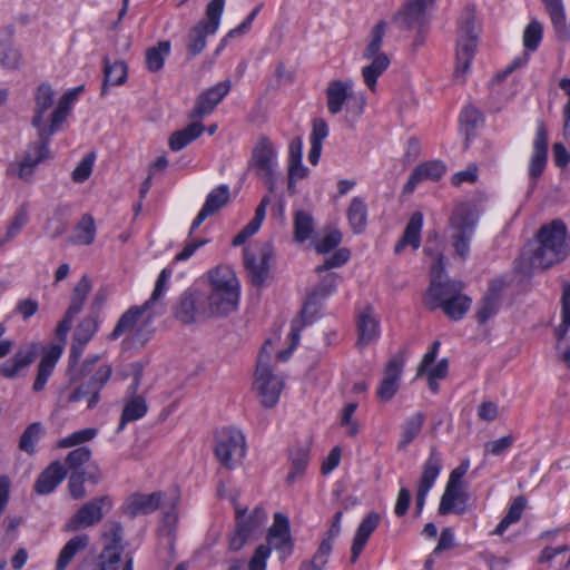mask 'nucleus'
<instances>
[{
  "label": "nucleus",
  "instance_id": "f257e3e1",
  "mask_svg": "<svg viewBox=\"0 0 570 570\" xmlns=\"http://www.w3.org/2000/svg\"><path fill=\"white\" fill-rule=\"evenodd\" d=\"M570 254V235L561 219L543 224L532 242L528 243L515 261L518 273L529 275L563 262Z\"/></svg>",
  "mask_w": 570,
  "mask_h": 570
},
{
  "label": "nucleus",
  "instance_id": "f03ea898",
  "mask_svg": "<svg viewBox=\"0 0 570 570\" xmlns=\"http://www.w3.org/2000/svg\"><path fill=\"white\" fill-rule=\"evenodd\" d=\"M212 292L205 295L208 317L226 316L236 311L239 299V284L228 267H217L209 274Z\"/></svg>",
  "mask_w": 570,
  "mask_h": 570
},
{
  "label": "nucleus",
  "instance_id": "7ed1b4c3",
  "mask_svg": "<svg viewBox=\"0 0 570 570\" xmlns=\"http://www.w3.org/2000/svg\"><path fill=\"white\" fill-rule=\"evenodd\" d=\"M338 275L336 273H328L322 281L307 294L303 308L298 317L292 321V337L293 346L299 343L301 332L306 326L314 322L317 316L322 303L335 292L337 286Z\"/></svg>",
  "mask_w": 570,
  "mask_h": 570
},
{
  "label": "nucleus",
  "instance_id": "20e7f679",
  "mask_svg": "<svg viewBox=\"0 0 570 570\" xmlns=\"http://www.w3.org/2000/svg\"><path fill=\"white\" fill-rule=\"evenodd\" d=\"M445 273L444 256L442 254L434 255V263L431 266V282L424 295V304L435 311L462 293L464 284L461 281L445 279L442 281Z\"/></svg>",
  "mask_w": 570,
  "mask_h": 570
},
{
  "label": "nucleus",
  "instance_id": "39448f33",
  "mask_svg": "<svg viewBox=\"0 0 570 570\" xmlns=\"http://www.w3.org/2000/svg\"><path fill=\"white\" fill-rule=\"evenodd\" d=\"M326 105L330 114L338 115L345 110L346 118L355 120L363 114L366 99L352 89V82L333 80L326 89Z\"/></svg>",
  "mask_w": 570,
  "mask_h": 570
},
{
  "label": "nucleus",
  "instance_id": "423d86ee",
  "mask_svg": "<svg viewBox=\"0 0 570 570\" xmlns=\"http://www.w3.org/2000/svg\"><path fill=\"white\" fill-rule=\"evenodd\" d=\"M478 217L468 203L455 206L450 219V240L455 254L465 261L470 254V243L474 234Z\"/></svg>",
  "mask_w": 570,
  "mask_h": 570
},
{
  "label": "nucleus",
  "instance_id": "0eeeda50",
  "mask_svg": "<svg viewBox=\"0 0 570 570\" xmlns=\"http://www.w3.org/2000/svg\"><path fill=\"white\" fill-rule=\"evenodd\" d=\"M266 342L258 354L254 389L257 391L261 404L265 407H274L279 399L284 386L281 376L274 374L269 366L271 351L267 348Z\"/></svg>",
  "mask_w": 570,
  "mask_h": 570
},
{
  "label": "nucleus",
  "instance_id": "6e6552de",
  "mask_svg": "<svg viewBox=\"0 0 570 570\" xmlns=\"http://www.w3.org/2000/svg\"><path fill=\"white\" fill-rule=\"evenodd\" d=\"M224 7L225 0H212L206 8V18L189 30L187 49L190 57L199 55L206 47L207 36L217 31Z\"/></svg>",
  "mask_w": 570,
  "mask_h": 570
},
{
  "label": "nucleus",
  "instance_id": "1a4fd4ad",
  "mask_svg": "<svg viewBox=\"0 0 570 570\" xmlns=\"http://www.w3.org/2000/svg\"><path fill=\"white\" fill-rule=\"evenodd\" d=\"M215 455L226 469L232 470L239 465L246 455V440L242 431L234 428L223 429L217 435Z\"/></svg>",
  "mask_w": 570,
  "mask_h": 570
},
{
  "label": "nucleus",
  "instance_id": "9d476101",
  "mask_svg": "<svg viewBox=\"0 0 570 570\" xmlns=\"http://www.w3.org/2000/svg\"><path fill=\"white\" fill-rule=\"evenodd\" d=\"M112 375V366L108 363L92 365V372L87 373L85 376L87 381L81 383L73 392L69 395L70 402H78L87 399V406L89 409L95 407L100 400V391L108 383Z\"/></svg>",
  "mask_w": 570,
  "mask_h": 570
},
{
  "label": "nucleus",
  "instance_id": "9b49d317",
  "mask_svg": "<svg viewBox=\"0 0 570 570\" xmlns=\"http://www.w3.org/2000/svg\"><path fill=\"white\" fill-rule=\"evenodd\" d=\"M478 46L475 20L472 13L463 17L459 24V40L456 45L455 77L463 76L470 68Z\"/></svg>",
  "mask_w": 570,
  "mask_h": 570
},
{
  "label": "nucleus",
  "instance_id": "f8f14e48",
  "mask_svg": "<svg viewBox=\"0 0 570 570\" xmlns=\"http://www.w3.org/2000/svg\"><path fill=\"white\" fill-rule=\"evenodd\" d=\"M236 529L229 540V548L239 551L246 542L259 531L267 520L264 509L256 507L250 513L246 509L235 508Z\"/></svg>",
  "mask_w": 570,
  "mask_h": 570
},
{
  "label": "nucleus",
  "instance_id": "ddd939ff",
  "mask_svg": "<svg viewBox=\"0 0 570 570\" xmlns=\"http://www.w3.org/2000/svg\"><path fill=\"white\" fill-rule=\"evenodd\" d=\"M273 249L269 243L254 244L244 249V265L250 283L262 286L268 277Z\"/></svg>",
  "mask_w": 570,
  "mask_h": 570
},
{
  "label": "nucleus",
  "instance_id": "4468645a",
  "mask_svg": "<svg viewBox=\"0 0 570 570\" xmlns=\"http://www.w3.org/2000/svg\"><path fill=\"white\" fill-rule=\"evenodd\" d=\"M111 508L109 497L94 498L80 507V509L66 522L65 530L76 532L99 523Z\"/></svg>",
  "mask_w": 570,
  "mask_h": 570
},
{
  "label": "nucleus",
  "instance_id": "2eb2a0df",
  "mask_svg": "<svg viewBox=\"0 0 570 570\" xmlns=\"http://www.w3.org/2000/svg\"><path fill=\"white\" fill-rule=\"evenodd\" d=\"M276 150L272 141L266 137H259L257 144L252 150V157L248 167L255 174L263 178L268 184L269 191L274 190V166H275Z\"/></svg>",
  "mask_w": 570,
  "mask_h": 570
},
{
  "label": "nucleus",
  "instance_id": "dca6fc26",
  "mask_svg": "<svg viewBox=\"0 0 570 570\" xmlns=\"http://www.w3.org/2000/svg\"><path fill=\"white\" fill-rule=\"evenodd\" d=\"M271 551L275 550L282 562L287 560L294 551V540L291 534L289 519L283 513H275L273 524L267 531L266 543Z\"/></svg>",
  "mask_w": 570,
  "mask_h": 570
},
{
  "label": "nucleus",
  "instance_id": "f3484780",
  "mask_svg": "<svg viewBox=\"0 0 570 570\" xmlns=\"http://www.w3.org/2000/svg\"><path fill=\"white\" fill-rule=\"evenodd\" d=\"M548 131L543 121H539L535 138L533 140V151L529 161V187L528 196H530L538 184V179L544 173L548 163Z\"/></svg>",
  "mask_w": 570,
  "mask_h": 570
},
{
  "label": "nucleus",
  "instance_id": "a211bd4d",
  "mask_svg": "<svg viewBox=\"0 0 570 570\" xmlns=\"http://www.w3.org/2000/svg\"><path fill=\"white\" fill-rule=\"evenodd\" d=\"M175 317L185 324L208 318L205 295L199 292L185 291L178 298Z\"/></svg>",
  "mask_w": 570,
  "mask_h": 570
},
{
  "label": "nucleus",
  "instance_id": "6ab92c4d",
  "mask_svg": "<svg viewBox=\"0 0 570 570\" xmlns=\"http://www.w3.org/2000/svg\"><path fill=\"white\" fill-rule=\"evenodd\" d=\"M442 469V456L435 448H431L428 460L423 465V472L417 484L415 499L416 513L420 514L425 504L429 491L432 489Z\"/></svg>",
  "mask_w": 570,
  "mask_h": 570
},
{
  "label": "nucleus",
  "instance_id": "aec40b11",
  "mask_svg": "<svg viewBox=\"0 0 570 570\" xmlns=\"http://www.w3.org/2000/svg\"><path fill=\"white\" fill-rule=\"evenodd\" d=\"M91 289V282L87 275H83L80 281L76 284L70 305L66 311L63 318L58 323L56 327V335L58 337H67L68 332L71 328L73 317L79 314L85 304L86 297Z\"/></svg>",
  "mask_w": 570,
  "mask_h": 570
},
{
  "label": "nucleus",
  "instance_id": "412c9836",
  "mask_svg": "<svg viewBox=\"0 0 570 570\" xmlns=\"http://www.w3.org/2000/svg\"><path fill=\"white\" fill-rule=\"evenodd\" d=\"M435 0H407L393 17V21L401 29H412L415 26L425 23L426 12L430 10Z\"/></svg>",
  "mask_w": 570,
  "mask_h": 570
},
{
  "label": "nucleus",
  "instance_id": "4be33fe9",
  "mask_svg": "<svg viewBox=\"0 0 570 570\" xmlns=\"http://www.w3.org/2000/svg\"><path fill=\"white\" fill-rule=\"evenodd\" d=\"M85 90V86H78L68 90L58 101V105L49 116V127L46 129L47 135L53 136L63 128L68 117L71 114L75 102L80 94Z\"/></svg>",
  "mask_w": 570,
  "mask_h": 570
},
{
  "label": "nucleus",
  "instance_id": "5701e85b",
  "mask_svg": "<svg viewBox=\"0 0 570 570\" xmlns=\"http://www.w3.org/2000/svg\"><path fill=\"white\" fill-rule=\"evenodd\" d=\"M66 338L56 335V342L42 347L40 363L38 364V391L43 389L48 379L52 375L62 355Z\"/></svg>",
  "mask_w": 570,
  "mask_h": 570
},
{
  "label": "nucleus",
  "instance_id": "b1692460",
  "mask_svg": "<svg viewBox=\"0 0 570 570\" xmlns=\"http://www.w3.org/2000/svg\"><path fill=\"white\" fill-rule=\"evenodd\" d=\"M404 361L395 355L390 358L385 366L383 380L377 389V397L387 402L393 399L400 387V379L403 372Z\"/></svg>",
  "mask_w": 570,
  "mask_h": 570
},
{
  "label": "nucleus",
  "instance_id": "393cba45",
  "mask_svg": "<svg viewBox=\"0 0 570 570\" xmlns=\"http://www.w3.org/2000/svg\"><path fill=\"white\" fill-rule=\"evenodd\" d=\"M229 81H223L207 91L203 92L195 104L194 109L190 112L191 119H202L206 115L210 114L215 107L223 100V98L229 92Z\"/></svg>",
  "mask_w": 570,
  "mask_h": 570
},
{
  "label": "nucleus",
  "instance_id": "a878e982",
  "mask_svg": "<svg viewBox=\"0 0 570 570\" xmlns=\"http://www.w3.org/2000/svg\"><path fill=\"white\" fill-rule=\"evenodd\" d=\"M381 515L377 512L367 513L358 524L351 546V563H355L363 552L372 533L377 529Z\"/></svg>",
  "mask_w": 570,
  "mask_h": 570
},
{
  "label": "nucleus",
  "instance_id": "bb28decb",
  "mask_svg": "<svg viewBox=\"0 0 570 570\" xmlns=\"http://www.w3.org/2000/svg\"><path fill=\"white\" fill-rule=\"evenodd\" d=\"M87 343L78 342V340L72 338V344L69 353V376L70 382L76 383L80 380H83L87 373L92 372V365L98 363L100 360V355H92L87 357L81 365H77L79 358L81 357L85 346Z\"/></svg>",
  "mask_w": 570,
  "mask_h": 570
},
{
  "label": "nucleus",
  "instance_id": "cd10ccee",
  "mask_svg": "<svg viewBox=\"0 0 570 570\" xmlns=\"http://www.w3.org/2000/svg\"><path fill=\"white\" fill-rule=\"evenodd\" d=\"M229 200V187L227 185H220L213 189L206 197L205 204L194 219L189 234L198 228L202 223L208 217L217 213L224 207Z\"/></svg>",
  "mask_w": 570,
  "mask_h": 570
},
{
  "label": "nucleus",
  "instance_id": "c85d7f7f",
  "mask_svg": "<svg viewBox=\"0 0 570 570\" xmlns=\"http://www.w3.org/2000/svg\"><path fill=\"white\" fill-rule=\"evenodd\" d=\"M423 226V215L415 212L409 219L402 237L394 246V253L401 254L405 247L411 246L416 250L421 245V230Z\"/></svg>",
  "mask_w": 570,
  "mask_h": 570
},
{
  "label": "nucleus",
  "instance_id": "c756f323",
  "mask_svg": "<svg viewBox=\"0 0 570 570\" xmlns=\"http://www.w3.org/2000/svg\"><path fill=\"white\" fill-rule=\"evenodd\" d=\"M161 498V492H154L150 494L135 493L130 495L127 501L126 512L131 518L139 514H149L159 508Z\"/></svg>",
  "mask_w": 570,
  "mask_h": 570
},
{
  "label": "nucleus",
  "instance_id": "7c9ffc66",
  "mask_svg": "<svg viewBox=\"0 0 570 570\" xmlns=\"http://www.w3.org/2000/svg\"><path fill=\"white\" fill-rule=\"evenodd\" d=\"M311 446L308 442L296 443L289 450L291 471L286 482L292 484L298 476H302L309 462Z\"/></svg>",
  "mask_w": 570,
  "mask_h": 570
},
{
  "label": "nucleus",
  "instance_id": "2f4dec72",
  "mask_svg": "<svg viewBox=\"0 0 570 570\" xmlns=\"http://www.w3.org/2000/svg\"><path fill=\"white\" fill-rule=\"evenodd\" d=\"M102 551H108L110 554L116 553L117 559H121L124 551V528L120 522L108 520L102 528Z\"/></svg>",
  "mask_w": 570,
  "mask_h": 570
},
{
  "label": "nucleus",
  "instance_id": "473e14b6",
  "mask_svg": "<svg viewBox=\"0 0 570 570\" xmlns=\"http://www.w3.org/2000/svg\"><path fill=\"white\" fill-rule=\"evenodd\" d=\"M356 327L358 332L356 344L360 348L373 343L380 335L379 322L371 315L368 307L358 315Z\"/></svg>",
  "mask_w": 570,
  "mask_h": 570
},
{
  "label": "nucleus",
  "instance_id": "72a5a7b5",
  "mask_svg": "<svg viewBox=\"0 0 570 570\" xmlns=\"http://www.w3.org/2000/svg\"><path fill=\"white\" fill-rule=\"evenodd\" d=\"M543 2L551 18L558 40L568 41L570 39V23L566 21L561 0H543Z\"/></svg>",
  "mask_w": 570,
  "mask_h": 570
},
{
  "label": "nucleus",
  "instance_id": "f704fd0d",
  "mask_svg": "<svg viewBox=\"0 0 570 570\" xmlns=\"http://www.w3.org/2000/svg\"><path fill=\"white\" fill-rule=\"evenodd\" d=\"M66 474L67 471L59 461L51 463L38 476V494L51 493L58 487V484L66 478Z\"/></svg>",
  "mask_w": 570,
  "mask_h": 570
},
{
  "label": "nucleus",
  "instance_id": "c9c22d12",
  "mask_svg": "<svg viewBox=\"0 0 570 570\" xmlns=\"http://www.w3.org/2000/svg\"><path fill=\"white\" fill-rule=\"evenodd\" d=\"M89 546V535L81 533L72 537L61 549L57 562L56 570H66L75 556L85 550Z\"/></svg>",
  "mask_w": 570,
  "mask_h": 570
},
{
  "label": "nucleus",
  "instance_id": "e433bc0d",
  "mask_svg": "<svg viewBox=\"0 0 570 570\" xmlns=\"http://www.w3.org/2000/svg\"><path fill=\"white\" fill-rule=\"evenodd\" d=\"M104 83L101 96L107 95L109 86H120L127 79V66L124 61L117 60L110 62L107 57L104 58Z\"/></svg>",
  "mask_w": 570,
  "mask_h": 570
},
{
  "label": "nucleus",
  "instance_id": "4c0bfd02",
  "mask_svg": "<svg viewBox=\"0 0 570 570\" xmlns=\"http://www.w3.org/2000/svg\"><path fill=\"white\" fill-rule=\"evenodd\" d=\"M465 504V494L462 490V485L446 484L444 493L441 497L439 513L446 515L452 512L463 513L464 507L455 509V503Z\"/></svg>",
  "mask_w": 570,
  "mask_h": 570
},
{
  "label": "nucleus",
  "instance_id": "58836bf2",
  "mask_svg": "<svg viewBox=\"0 0 570 570\" xmlns=\"http://www.w3.org/2000/svg\"><path fill=\"white\" fill-rule=\"evenodd\" d=\"M35 361L33 351H18L12 358L0 364V374L6 379H14Z\"/></svg>",
  "mask_w": 570,
  "mask_h": 570
},
{
  "label": "nucleus",
  "instance_id": "ea45409f",
  "mask_svg": "<svg viewBox=\"0 0 570 570\" xmlns=\"http://www.w3.org/2000/svg\"><path fill=\"white\" fill-rule=\"evenodd\" d=\"M204 131V127L200 122L194 121L184 129L173 132L169 137V147L173 151H179L196 140Z\"/></svg>",
  "mask_w": 570,
  "mask_h": 570
},
{
  "label": "nucleus",
  "instance_id": "a19ab883",
  "mask_svg": "<svg viewBox=\"0 0 570 570\" xmlns=\"http://www.w3.org/2000/svg\"><path fill=\"white\" fill-rule=\"evenodd\" d=\"M150 304L145 302L141 306H132L128 311H126L120 318L118 320L115 328L109 335L110 340H117L125 332L131 330L137 321L141 317V315L150 308Z\"/></svg>",
  "mask_w": 570,
  "mask_h": 570
},
{
  "label": "nucleus",
  "instance_id": "79ce46f5",
  "mask_svg": "<svg viewBox=\"0 0 570 570\" xmlns=\"http://www.w3.org/2000/svg\"><path fill=\"white\" fill-rule=\"evenodd\" d=\"M500 308V294L494 287L489 288L479 303L476 320L480 324L487 323Z\"/></svg>",
  "mask_w": 570,
  "mask_h": 570
},
{
  "label": "nucleus",
  "instance_id": "37998d69",
  "mask_svg": "<svg viewBox=\"0 0 570 570\" xmlns=\"http://www.w3.org/2000/svg\"><path fill=\"white\" fill-rule=\"evenodd\" d=\"M347 218L350 226L355 234H361L367 222V206L363 198L354 197L347 209Z\"/></svg>",
  "mask_w": 570,
  "mask_h": 570
},
{
  "label": "nucleus",
  "instance_id": "c03bdc74",
  "mask_svg": "<svg viewBox=\"0 0 570 570\" xmlns=\"http://www.w3.org/2000/svg\"><path fill=\"white\" fill-rule=\"evenodd\" d=\"M147 411L148 405L144 396L129 399L124 406L118 431H121L128 422L144 417Z\"/></svg>",
  "mask_w": 570,
  "mask_h": 570
},
{
  "label": "nucleus",
  "instance_id": "a18cd8bd",
  "mask_svg": "<svg viewBox=\"0 0 570 570\" xmlns=\"http://www.w3.org/2000/svg\"><path fill=\"white\" fill-rule=\"evenodd\" d=\"M370 59L372 60V62L371 65L365 66L362 69V76L364 78V82L366 83V86L371 90H374L376 86V80L387 69L390 65V59L385 53L372 57Z\"/></svg>",
  "mask_w": 570,
  "mask_h": 570
},
{
  "label": "nucleus",
  "instance_id": "49530a36",
  "mask_svg": "<svg viewBox=\"0 0 570 570\" xmlns=\"http://www.w3.org/2000/svg\"><path fill=\"white\" fill-rule=\"evenodd\" d=\"M170 53V42L160 41L156 47L148 48L145 53L146 67L150 72L163 69L165 59Z\"/></svg>",
  "mask_w": 570,
  "mask_h": 570
},
{
  "label": "nucleus",
  "instance_id": "de8ad7c7",
  "mask_svg": "<svg viewBox=\"0 0 570 570\" xmlns=\"http://www.w3.org/2000/svg\"><path fill=\"white\" fill-rule=\"evenodd\" d=\"M525 505V498L522 495L517 497L509 507L508 513L499 522L492 534L502 535L511 524L518 522L522 517Z\"/></svg>",
  "mask_w": 570,
  "mask_h": 570
},
{
  "label": "nucleus",
  "instance_id": "09e8293b",
  "mask_svg": "<svg viewBox=\"0 0 570 570\" xmlns=\"http://www.w3.org/2000/svg\"><path fill=\"white\" fill-rule=\"evenodd\" d=\"M96 237L95 220L91 215L86 214L78 222L73 236L71 237L72 243L79 245H90L94 243Z\"/></svg>",
  "mask_w": 570,
  "mask_h": 570
},
{
  "label": "nucleus",
  "instance_id": "8fccbe9b",
  "mask_svg": "<svg viewBox=\"0 0 570 570\" xmlns=\"http://www.w3.org/2000/svg\"><path fill=\"white\" fill-rule=\"evenodd\" d=\"M424 422L425 417L420 412L406 419L402 424V438L399 443L400 450L405 449L411 442H413V440L420 434Z\"/></svg>",
  "mask_w": 570,
  "mask_h": 570
},
{
  "label": "nucleus",
  "instance_id": "3c124183",
  "mask_svg": "<svg viewBox=\"0 0 570 570\" xmlns=\"http://www.w3.org/2000/svg\"><path fill=\"white\" fill-rule=\"evenodd\" d=\"M332 550V544H328L327 541H322L313 557L301 562L298 570H324Z\"/></svg>",
  "mask_w": 570,
  "mask_h": 570
},
{
  "label": "nucleus",
  "instance_id": "603ef678",
  "mask_svg": "<svg viewBox=\"0 0 570 570\" xmlns=\"http://www.w3.org/2000/svg\"><path fill=\"white\" fill-rule=\"evenodd\" d=\"M471 303L472 299L468 295L460 293L453 297V299L444 304L441 308L449 318L459 321L463 318V316L470 309Z\"/></svg>",
  "mask_w": 570,
  "mask_h": 570
},
{
  "label": "nucleus",
  "instance_id": "864d4df0",
  "mask_svg": "<svg viewBox=\"0 0 570 570\" xmlns=\"http://www.w3.org/2000/svg\"><path fill=\"white\" fill-rule=\"evenodd\" d=\"M314 230V219L305 210H297L294 216V238L303 243L308 239Z\"/></svg>",
  "mask_w": 570,
  "mask_h": 570
},
{
  "label": "nucleus",
  "instance_id": "5fc2aeb1",
  "mask_svg": "<svg viewBox=\"0 0 570 570\" xmlns=\"http://www.w3.org/2000/svg\"><path fill=\"white\" fill-rule=\"evenodd\" d=\"M386 27L387 23L384 20H381L372 28L370 32V41L364 50L363 58L370 59L383 53L381 52V47L386 32Z\"/></svg>",
  "mask_w": 570,
  "mask_h": 570
},
{
  "label": "nucleus",
  "instance_id": "6e6d98bb",
  "mask_svg": "<svg viewBox=\"0 0 570 570\" xmlns=\"http://www.w3.org/2000/svg\"><path fill=\"white\" fill-rule=\"evenodd\" d=\"M28 222V207L26 205H21L17 210L13 220L8 226L4 237L0 239V247L3 246L6 243L12 240Z\"/></svg>",
  "mask_w": 570,
  "mask_h": 570
},
{
  "label": "nucleus",
  "instance_id": "4d7b16f0",
  "mask_svg": "<svg viewBox=\"0 0 570 570\" xmlns=\"http://www.w3.org/2000/svg\"><path fill=\"white\" fill-rule=\"evenodd\" d=\"M483 121L482 114L472 106H466L460 115V124L464 130L466 142L473 130Z\"/></svg>",
  "mask_w": 570,
  "mask_h": 570
},
{
  "label": "nucleus",
  "instance_id": "13d9d810",
  "mask_svg": "<svg viewBox=\"0 0 570 570\" xmlns=\"http://www.w3.org/2000/svg\"><path fill=\"white\" fill-rule=\"evenodd\" d=\"M22 65L20 51L10 43L0 42V66L7 70H17Z\"/></svg>",
  "mask_w": 570,
  "mask_h": 570
},
{
  "label": "nucleus",
  "instance_id": "bf43d9fd",
  "mask_svg": "<svg viewBox=\"0 0 570 570\" xmlns=\"http://www.w3.org/2000/svg\"><path fill=\"white\" fill-rule=\"evenodd\" d=\"M35 168L36 157L27 154L21 161L10 164L7 173L8 175H18L19 178L28 181L32 178Z\"/></svg>",
  "mask_w": 570,
  "mask_h": 570
},
{
  "label": "nucleus",
  "instance_id": "052dcab7",
  "mask_svg": "<svg viewBox=\"0 0 570 570\" xmlns=\"http://www.w3.org/2000/svg\"><path fill=\"white\" fill-rule=\"evenodd\" d=\"M561 313L562 323L556 328L558 341H561L564 337L567 328L570 326V283H567L562 289Z\"/></svg>",
  "mask_w": 570,
  "mask_h": 570
},
{
  "label": "nucleus",
  "instance_id": "680f3d73",
  "mask_svg": "<svg viewBox=\"0 0 570 570\" xmlns=\"http://www.w3.org/2000/svg\"><path fill=\"white\" fill-rule=\"evenodd\" d=\"M415 170L422 180H439L444 175L446 168L441 160H431L419 165Z\"/></svg>",
  "mask_w": 570,
  "mask_h": 570
},
{
  "label": "nucleus",
  "instance_id": "e2e57ef3",
  "mask_svg": "<svg viewBox=\"0 0 570 570\" xmlns=\"http://www.w3.org/2000/svg\"><path fill=\"white\" fill-rule=\"evenodd\" d=\"M98 318L96 316L85 317L76 327L73 338L81 343H88L98 330Z\"/></svg>",
  "mask_w": 570,
  "mask_h": 570
},
{
  "label": "nucleus",
  "instance_id": "0e129e2a",
  "mask_svg": "<svg viewBox=\"0 0 570 570\" xmlns=\"http://www.w3.org/2000/svg\"><path fill=\"white\" fill-rule=\"evenodd\" d=\"M97 434V430L94 428H88L83 430L76 431L70 435L61 439L58 442L59 448H71L76 445L83 444L90 440H92Z\"/></svg>",
  "mask_w": 570,
  "mask_h": 570
},
{
  "label": "nucleus",
  "instance_id": "69168bd1",
  "mask_svg": "<svg viewBox=\"0 0 570 570\" xmlns=\"http://www.w3.org/2000/svg\"><path fill=\"white\" fill-rule=\"evenodd\" d=\"M96 160L95 153L87 154L76 166V168L71 173V178L75 183H83L86 181L94 169V164Z\"/></svg>",
  "mask_w": 570,
  "mask_h": 570
},
{
  "label": "nucleus",
  "instance_id": "338daca9",
  "mask_svg": "<svg viewBox=\"0 0 570 570\" xmlns=\"http://www.w3.org/2000/svg\"><path fill=\"white\" fill-rule=\"evenodd\" d=\"M351 252L348 248L342 247L336 249L331 256H328L324 263L315 268L316 273H322L331 268L341 267L348 262Z\"/></svg>",
  "mask_w": 570,
  "mask_h": 570
},
{
  "label": "nucleus",
  "instance_id": "774afa93",
  "mask_svg": "<svg viewBox=\"0 0 570 570\" xmlns=\"http://www.w3.org/2000/svg\"><path fill=\"white\" fill-rule=\"evenodd\" d=\"M121 559H117L116 553L110 554L108 551H101L97 560H95L88 570H118Z\"/></svg>",
  "mask_w": 570,
  "mask_h": 570
}]
</instances>
